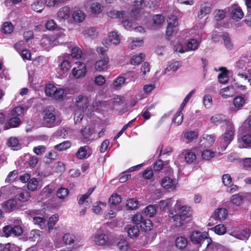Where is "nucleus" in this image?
<instances>
[{
  "label": "nucleus",
  "mask_w": 251,
  "mask_h": 251,
  "mask_svg": "<svg viewBox=\"0 0 251 251\" xmlns=\"http://www.w3.org/2000/svg\"><path fill=\"white\" fill-rule=\"evenodd\" d=\"M183 119V117L181 111H179L177 112L174 116L173 121L177 125H179L182 123Z\"/></svg>",
  "instance_id": "56"
},
{
  "label": "nucleus",
  "mask_w": 251,
  "mask_h": 251,
  "mask_svg": "<svg viewBox=\"0 0 251 251\" xmlns=\"http://www.w3.org/2000/svg\"><path fill=\"white\" fill-rule=\"evenodd\" d=\"M70 15V7L66 6L61 8L57 13V18L61 21L68 19Z\"/></svg>",
  "instance_id": "15"
},
{
  "label": "nucleus",
  "mask_w": 251,
  "mask_h": 251,
  "mask_svg": "<svg viewBox=\"0 0 251 251\" xmlns=\"http://www.w3.org/2000/svg\"><path fill=\"white\" fill-rule=\"evenodd\" d=\"M180 64L178 61L173 62L170 64L165 70V73L168 72H175L178 69Z\"/></svg>",
  "instance_id": "50"
},
{
  "label": "nucleus",
  "mask_w": 251,
  "mask_h": 251,
  "mask_svg": "<svg viewBox=\"0 0 251 251\" xmlns=\"http://www.w3.org/2000/svg\"><path fill=\"white\" fill-rule=\"evenodd\" d=\"M66 95V93L64 89L56 87V91H55L54 95H53L52 97L57 100H62Z\"/></svg>",
  "instance_id": "39"
},
{
  "label": "nucleus",
  "mask_w": 251,
  "mask_h": 251,
  "mask_svg": "<svg viewBox=\"0 0 251 251\" xmlns=\"http://www.w3.org/2000/svg\"><path fill=\"white\" fill-rule=\"evenodd\" d=\"M31 7L34 11L41 13L44 8V4L42 0H33Z\"/></svg>",
  "instance_id": "22"
},
{
  "label": "nucleus",
  "mask_w": 251,
  "mask_h": 251,
  "mask_svg": "<svg viewBox=\"0 0 251 251\" xmlns=\"http://www.w3.org/2000/svg\"><path fill=\"white\" fill-rule=\"evenodd\" d=\"M117 246L121 251H126L129 248V245L126 240H121L118 243Z\"/></svg>",
  "instance_id": "48"
},
{
  "label": "nucleus",
  "mask_w": 251,
  "mask_h": 251,
  "mask_svg": "<svg viewBox=\"0 0 251 251\" xmlns=\"http://www.w3.org/2000/svg\"><path fill=\"white\" fill-rule=\"evenodd\" d=\"M220 94L223 98L227 99L232 97L235 94V91L232 87H226L221 89Z\"/></svg>",
  "instance_id": "23"
},
{
  "label": "nucleus",
  "mask_w": 251,
  "mask_h": 251,
  "mask_svg": "<svg viewBox=\"0 0 251 251\" xmlns=\"http://www.w3.org/2000/svg\"><path fill=\"white\" fill-rule=\"evenodd\" d=\"M187 245V240L184 237H178L176 240V245L179 249L182 250L184 249Z\"/></svg>",
  "instance_id": "27"
},
{
  "label": "nucleus",
  "mask_w": 251,
  "mask_h": 251,
  "mask_svg": "<svg viewBox=\"0 0 251 251\" xmlns=\"http://www.w3.org/2000/svg\"><path fill=\"white\" fill-rule=\"evenodd\" d=\"M94 241L97 245L103 246L107 243L108 237L105 234L98 231L94 236Z\"/></svg>",
  "instance_id": "8"
},
{
  "label": "nucleus",
  "mask_w": 251,
  "mask_h": 251,
  "mask_svg": "<svg viewBox=\"0 0 251 251\" xmlns=\"http://www.w3.org/2000/svg\"><path fill=\"white\" fill-rule=\"evenodd\" d=\"M12 234L15 236H19L23 233V229L20 226H12Z\"/></svg>",
  "instance_id": "62"
},
{
  "label": "nucleus",
  "mask_w": 251,
  "mask_h": 251,
  "mask_svg": "<svg viewBox=\"0 0 251 251\" xmlns=\"http://www.w3.org/2000/svg\"><path fill=\"white\" fill-rule=\"evenodd\" d=\"M56 91V87L52 84H48L45 87L46 95L49 97H52Z\"/></svg>",
  "instance_id": "36"
},
{
  "label": "nucleus",
  "mask_w": 251,
  "mask_h": 251,
  "mask_svg": "<svg viewBox=\"0 0 251 251\" xmlns=\"http://www.w3.org/2000/svg\"><path fill=\"white\" fill-rule=\"evenodd\" d=\"M185 162L188 164H191L196 160V156L194 152L191 151H187L184 154Z\"/></svg>",
  "instance_id": "31"
},
{
  "label": "nucleus",
  "mask_w": 251,
  "mask_h": 251,
  "mask_svg": "<svg viewBox=\"0 0 251 251\" xmlns=\"http://www.w3.org/2000/svg\"><path fill=\"white\" fill-rule=\"evenodd\" d=\"M161 184L162 186L166 189H174L176 188L175 181L168 176L162 178Z\"/></svg>",
  "instance_id": "13"
},
{
  "label": "nucleus",
  "mask_w": 251,
  "mask_h": 251,
  "mask_svg": "<svg viewBox=\"0 0 251 251\" xmlns=\"http://www.w3.org/2000/svg\"><path fill=\"white\" fill-rule=\"evenodd\" d=\"M238 140L240 144L239 146L241 148L251 147V135L249 134H246L242 136L239 137Z\"/></svg>",
  "instance_id": "16"
},
{
  "label": "nucleus",
  "mask_w": 251,
  "mask_h": 251,
  "mask_svg": "<svg viewBox=\"0 0 251 251\" xmlns=\"http://www.w3.org/2000/svg\"><path fill=\"white\" fill-rule=\"evenodd\" d=\"M234 133V127L232 124L229 122L228 128L226 130L220 142V146H221L222 151H224L228 145L233 140Z\"/></svg>",
  "instance_id": "3"
},
{
  "label": "nucleus",
  "mask_w": 251,
  "mask_h": 251,
  "mask_svg": "<svg viewBox=\"0 0 251 251\" xmlns=\"http://www.w3.org/2000/svg\"><path fill=\"white\" fill-rule=\"evenodd\" d=\"M109 202L114 205H116L119 204L121 201V197L117 194L112 195L109 198Z\"/></svg>",
  "instance_id": "57"
},
{
  "label": "nucleus",
  "mask_w": 251,
  "mask_h": 251,
  "mask_svg": "<svg viewBox=\"0 0 251 251\" xmlns=\"http://www.w3.org/2000/svg\"><path fill=\"white\" fill-rule=\"evenodd\" d=\"M208 234L207 232H203L202 234L199 231H194L191 235V240L194 244H203L208 238Z\"/></svg>",
  "instance_id": "5"
},
{
  "label": "nucleus",
  "mask_w": 251,
  "mask_h": 251,
  "mask_svg": "<svg viewBox=\"0 0 251 251\" xmlns=\"http://www.w3.org/2000/svg\"><path fill=\"white\" fill-rule=\"evenodd\" d=\"M145 58V55L142 53L133 56L130 60V63L132 65H139Z\"/></svg>",
  "instance_id": "26"
},
{
  "label": "nucleus",
  "mask_w": 251,
  "mask_h": 251,
  "mask_svg": "<svg viewBox=\"0 0 251 251\" xmlns=\"http://www.w3.org/2000/svg\"><path fill=\"white\" fill-rule=\"evenodd\" d=\"M46 151V147L45 146L42 145L35 147L33 149L34 153L37 155H42Z\"/></svg>",
  "instance_id": "61"
},
{
  "label": "nucleus",
  "mask_w": 251,
  "mask_h": 251,
  "mask_svg": "<svg viewBox=\"0 0 251 251\" xmlns=\"http://www.w3.org/2000/svg\"><path fill=\"white\" fill-rule=\"evenodd\" d=\"M227 216V211L225 208H219L215 210L213 217L219 221H223L226 219Z\"/></svg>",
  "instance_id": "17"
},
{
  "label": "nucleus",
  "mask_w": 251,
  "mask_h": 251,
  "mask_svg": "<svg viewBox=\"0 0 251 251\" xmlns=\"http://www.w3.org/2000/svg\"><path fill=\"white\" fill-rule=\"evenodd\" d=\"M230 15L232 19L238 21L243 18L244 13L238 5H233L230 7Z\"/></svg>",
  "instance_id": "7"
},
{
  "label": "nucleus",
  "mask_w": 251,
  "mask_h": 251,
  "mask_svg": "<svg viewBox=\"0 0 251 251\" xmlns=\"http://www.w3.org/2000/svg\"><path fill=\"white\" fill-rule=\"evenodd\" d=\"M13 30V26L10 22H5L1 28V32L4 34H10Z\"/></svg>",
  "instance_id": "38"
},
{
  "label": "nucleus",
  "mask_w": 251,
  "mask_h": 251,
  "mask_svg": "<svg viewBox=\"0 0 251 251\" xmlns=\"http://www.w3.org/2000/svg\"><path fill=\"white\" fill-rule=\"evenodd\" d=\"M31 106L29 103H27L24 106H20L15 107L12 111L11 114L13 116L20 117L24 114V113Z\"/></svg>",
  "instance_id": "11"
},
{
  "label": "nucleus",
  "mask_w": 251,
  "mask_h": 251,
  "mask_svg": "<svg viewBox=\"0 0 251 251\" xmlns=\"http://www.w3.org/2000/svg\"><path fill=\"white\" fill-rule=\"evenodd\" d=\"M41 232L39 230H32L28 234V238L31 241H35L39 239Z\"/></svg>",
  "instance_id": "51"
},
{
  "label": "nucleus",
  "mask_w": 251,
  "mask_h": 251,
  "mask_svg": "<svg viewBox=\"0 0 251 251\" xmlns=\"http://www.w3.org/2000/svg\"><path fill=\"white\" fill-rule=\"evenodd\" d=\"M77 66L74 67L72 70L73 75L77 78L84 77L86 75V66L85 64L79 61L76 62Z\"/></svg>",
  "instance_id": "6"
},
{
  "label": "nucleus",
  "mask_w": 251,
  "mask_h": 251,
  "mask_svg": "<svg viewBox=\"0 0 251 251\" xmlns=\"http://www.w3.org/2000/svg\"><path fill=\"white\" fill-rule=\"evenodd\" d=\"M215 138L212 135H205L201 138L200 144L204 147L211 146L215 142Z\"/></svg>",
  "instance_id": "14"
},
{
  "label": "nucleus",
  "mask_w": 251,
  "mask_h": 251,
  "mask_svg": "<svg viewBox=\"0 0 251 251\" xmlns=\"http://www.w3.org/2000/svg\"><path fill=\"white\" fill-rule=\"evenodd\" d=\"M103 9V7L102 5L98 2L92 3L90 6L91 12L95 15H98L101 13Z\"/></svg>",
  "instance_id": "24"
},
{
  "label": "nucleus",
  "mask_w": 251,
  "mask_h": 251,
  "mask_svg": "<svg viewBox=\"0 0 251 251\" xmlns=\"http://www.w3.org/2000/svg\"><path fill=\"white\" fill-rule=\"evenodd\" d=\"M214 156V152L209 150H204L201 152L202 158L206 160H209Z\"/></svg>",
  "instance_id": "49"
},
{
  "label": "nucleus",
  "mask_w": 251,
  "mask_h": 251,
  "mask_svg": "<svg viewBox=\"0 0 251 251\" xmlns=\"http://www.w3.org/2000/svg\"><path fill=\"white\" fill-rule=\"evenodd\" d=\"M127 235L130 238H136L139 236L140 230L139 226H131L128 227Z\"/></svg>",
  "instance_id": "21"
},
{
  "label": "nucleus",
  "mask_w": 251,
  "mask_h": 251,
  "mask_svg": "<svg viewBox=\"0 0 251 251\" xmlns=\"http://www.w3.org/2000/svg\"><path fill=\"white\" fill-rule=\"evenodd\" d=\"M123 101V98L120 96H117L111 100L112 104L114 108L121 105Z\"/></svg>",
  "instance_id": "53"
},
{
  "label": "nucleus",
  "mask_w": 251,
  "mask_h": 251,
  "mask_svg": "<svg viewBox=\"0 0 251 251\" xmlns=\"http://www.w3.org/2000/svg\"><path fill=\"white\" fill-rule=\"evenodd\" d=\"M211 10V5L207 2H204L201 5V8L198 14V17L201 19L206 15L209 14Z\"/></svg>",
  "instance_id": "10"
},
{
  "label": "nucleus",
  "mask_w": 251,
  "mask_h": 251,
  "mask_svg": "<svg viewBox=\"0 0 251 251\" xmlns=\"http://www.w3.org/2000/svg\"><path fill=\"white\" fill-rule=\"evenodd\" d=\"M89 197L85 194L79 195L77 197V200L78 204L80 205L84 204L85 205H89L90 204L89 202Z\"/></svg>",
  "instance_id": "52"
},
{
  "label": "nucleus",
  "mask_w": 251,
  "mask_h": 251,
  "mask_svg": "<svg viewBox=\"0 0 251 251\" xmlns=\"http://www.w3.org/2000/svg\"><path fill=\"white\" fill-rule=\"evenodd\" d=\"M108 62V57L107 56H104L100 60L96 62L95 64L96 69L99 72L106 69L107 68Z\"/></svg>",
  "instance_id": "18"
},
{
  "label": "nucleus",
  "mask_w": 251,
  "mask_h": 251,
  "mask_svg": "<svg viewBox=\"0 0 251 251\" xmlns=\"http://www.w3.org/2000/svg\"><path fill=\"white\" fill-rule=\"evenodd\" d=\"M242 197L240 194H235L232 196L231 198V202L236 205L241 204L242 201Z\"/></svg>",
  "instance_id": "55"
},
{
  "label": "nucleus",
  "mask_w": 251,
  "mask_h": 251,
  "mask_svg": "<svg viewBox=\"0 0 251 251\" xmlns=\"http://www.w3.org/2000/svg\"><path fill=\"white\" fill-rule=\"evenodd\" d=\"M74 20L77 23H80L84 21L85 18V14L80 10H77L74 11L73 14Z\"/></svg>",
  "instance_id": "25"
},
{
  "label": "nucleus",
  "mask_w": 251,
  "mask_h": 251,
  "mask_svg": "<svg viewBox=\"0 0 251 251\" xmlns=\"http://www.w3.org/2000/svg\"><path fill=\"white\" fill-rule=\"evenodd\" d=\"M206 249L207 251H217L218 245L216 243L213 242L210 238L208 237L206 240Z\"/></svg>",
  "instance_id": "34"
},
{
  "label": "nucleus",
  "mask_w": 251,
  "mask_h": 251,
  "mask_svg": "<svg viewBox=\"0 0 251 251\" xmlns=\"http://www.w3.org/2000/svg\"><path fill=\"white\" fill-rule=\"evenodd\" d=\"M148 4L146 0H135L134 2V7L132 9L131 12L133 15L139 12L140 9L145 7H147Z\"/></svg>",
  "instance_id": "19"
},
{
  "label": "nucleus",
  "mask_w": 251,
  "mask_h": 251,
  "mask_svg": "<svg viewBox=\"0 0 251 251\" xmlns=\"http://www.w3.org/2000/svg\"><path fill=\"white\" fill-rule=\"evenodd\" d=\"M82 51L77 47H75L72 49L71 55L73 58L79 59L81 57Z\"/></svg>",
  "instance_id": "64"
},
{
  "label": "nucleus",
  "mask_w": 251,
  "mask_h": 251,
  "mask_svg": "<svg viewBox=\"0 0 251 251\" xmlns=\"http://www.w3.org/2000/svg\"><path fill=\"white\" fill-rule=\"evenodd\" d=\"M237 75L239 77V80L243 81L245 84L247 83H249L250 84H251L250 82L251 79L249 78L247 74L241 73L240 71H239L238 72Z\"/></svg>",
  "instance_id": "59"
},
{
  "label": "nucleus",
  "mask_w": 251,
  "mask_h": 251,
  "mask_svg": "<svg viewBox=\"0 0 251 251\" xmlns=\"http://www.w3.org/2000/svg\"><path fill=\"white\" fill-rule=\"evenodd\" d=\"M83 111L82 110L78 109L75 112L74 116V121L75 124L79 123L83 117Z\"/></svg>",
  "instance_id": "60"
},
{
  "label": "nucleus",
  "mask_w": 251,
  "mask_h": 251,
  "mask_svg": "<svg viewBox=\"0 0 251 251\" xmlns=\"http://www.w3.org/2000/svg\"><path fill=\"white\" fill-rule=\"evenodd\" d=\"M226 121V117L222 114H217L211 118V122L218 125Z\"/></svg>",
  "instance_id": "33"
},
{
  "label": "nucleus",
  "mask_w": 251,
  "mask_h": 251,
  "mask_svg": "<svg viewBox=\"0 0 251 251\" xmlns=\"http://www.w3.org/2000/svg\"><path fill=\"white\" fill-rule=\"evenodd\" d=\"M7 145L8 147L13 148L20 147L19 141L16 137H11L8 139Z\"/></svg>",
  "instance_id": "42"
},
{
  "label": "nucleus",
  "mask_w": 251,
  "mask_h": 251,
  "mask_svg": "<svg viewBox=\"0 0 251 251\" xmlns=\"http://www.w3.org/2000/svg\"><path fill=\"white\" fill-rule=\"evenodd\" d=\"M156 207L152 205L147 206L145 209V214L149 217H153L156 214Z\"/></svg>",
  "instance_id": "45"
},
{
  "label": "nucleus",
  "mask_w": 251,
  "mask_h": 251,
  "mask_svg": "<svg viewBox=\"0 0 251 251\" xmlns=\"http://www.w3.org/2000/svg\"><path fill=\"white\" fill-rule=\"evenodd\" d=\"M33 222L37 225L41 229H43L45 226V221L44 219L40 217H35L33 218Z\"/></svg>",
  "instance_id": "63"
},
{
  "label": "nucleus",
  "mask_w": 251,
  "mask_h": 251,
  "mask_svg": "<svg viewBox=\"0 0 251 251\" xmlns=\"http://www.w3.org/2000/svg\"><path fill=\"white\" fill-rule=\"evenodd\" d=\"M69 193L68 189L61 187L57 190L56 195L59 199L63 200L68 196Z\"/></svg>",
  "instance_id": "35"
},
{
  "label": "nucleus",
  "mask_w": 251,
  "mask_h": 251,
  "mask_svg": "<svg viewBox=\"0 0 251 251\" xmlns=\"http://www.w3.org/2000/svg\"><path fill=\"white\" fill-rule=\"evenodd\" d=\"M58 220V216L56 214L53 215L50 217L48 222V230L49 232H50V230L53 229L55 223Z\"/></svg>",
  "instance_id": "32"
},
{
  "label": "nucleus",
  "mask_w": 251,
  "mask_h": 251,
  "mask_svg": "<svg viewBox=\"0 0 251 251\" xmlns=\"http://www.w3.org/2000/svg\"><path fill=\"white\" fill-rule=\"evenodd\" d=\"M199 45L198 41L196 39H190L187 44V50H196Z\"/></svg>",
  "instance_id": "40"
},
{
  "label": "nucleus",
  "mask_w": 251,
  "mask_h": 251,
  "mask_svg": "<svg viewBox=\"0 0 251 251\" xmlns=\"http://www.w3.org/2000/svg\"><path fill=\"white\" fill-rule=\"evenodd\" d=\"M245 102L244 98L241 96H237L233 100L234 105L238 108L242 107Z\"/></svg>",
  "instance_id": "54"
},
{
  "label": "nucleus",
  "mask_w": 251,
  "mask_h": 251,
  "mask_svg": "<svg viewBox=\"0 0 251 251\" xmlns=\"http://www.w3.org/2000/svg\"><path fill=\"white\" fill-rule=\"evenodd\" d=\"M59 43V38L52 35H44L41 40V45L45 50L57 45Z\"/></svg>",
  "instance_id": "4"
},
{
  "label": "nucleus",
  "mask_w": 251,
  "mask_h": 251,
  "mask_svg": "<svg viewBox=\"0 0 251 251\" xmlns=\"http://www.w3.org/2000/svg\"><path fill=\"white\" fill-rule=\"evenodd\" d=\"M38 185V180L36 179L33 178L30 179L28 181V184H27V188L29 190L33 191H35L37 189Z\"/></svg>",
  "instance_id": "44"
},
{
  "label": "nucleus",
  "mask_w": 251,
  "mask_h": 251,
  "mask_svg": "<svg viewBox=\"0 0 251 251\" xmlns=\"http://www.w3.org/2000/svg\"><path fill=\"white\" fill-rule=\"evenodd\" d=\"M192 214L190 207L185 205L183 201L177 200L173 209L170 212L169 217L173 220L176 226L180 227L186 222L187 219L191 217Z\"/></svg>",
  "instance_id": "1"
},
{
  "label": "nucleus",
  "mask_w": 251,
  "mask_h": 251,
  "mask_svg": "<svg viewBox=\"0 0 251 251\" xmlns=\"http://www.w3.org/2000/svg\"><path fill=\"white\" fill-rule=\"evenodd\" d=\"M75 238L74 235L69 233H66L63 235L62 240L66 245H71L74 243Z\"/></svg>",
  "instance_id": "41"
},
{
  "label": "nucleus",
  "mask_w": 251,
  "mask_h": 251,
  "mask_svg": "<svg viewBox=\"0 0 251 251\" xmlns=\"http://www.w3.org/2000/svg\"><path fill=\"white\" fill-rule=\"evenodd\" d=\"M57 157V153L54 151L50 152L44 158V162L46 164H50L53 160Z\"/></svg>",
  "instance_id": "28"
},
{
  "label": "nucleus",
  "mask_w": 251,
  "mask_h": 251,
  "mask_svg": "<svg viewBox=\"0 0 251 251\" xmlns=\"http://www.w3.org/2000/svg\"><path fill=\"white\" fill-rule=\"evenodd\" d=\"M69 141H65L54 146V149L59 151H63L69 149L71 147Z\"/></svg>",
  "instance_id": "43"
},
{
  "label": "nucleus",
  "mask_w": 251,
  "mask_h": 251,
  "mask_svg": "<svg viewBox=\"0 0 251 251\" xmlns=\"http://www.w3.org/2000/svg\"><path fill=\"white\" fill-rule=\"evenodd\" d=\"M44 122L50 126L58 125L60 121L57 120V112L52 106H49L43 111Z\"/></svg>",
  "instance_id": "2"
},
{
  "label": "nucleus",
  "mask_w": 251,
  "mask_h": 251,
  "mask_svg": "<svg viewBox=\"0 0 251 251\" xmlns=\"http://www.w3.org/2000/svg\"><path fill=\"white\" fill-rule=\"evenodd\" d=\"M138 201L134 198L127 201L126 205L129 209L134 210L138 207Z\"/></svg>",
  "instance_id": "47"
},
{
  "label": "nucleus",
  "mask_w": 251,
  "mask_h": 251,
  "mask_svg": "<svg viewBox=\"0 0 251 251\" xmlns=\"http://www.w3.org/2000/svg\"><path fill=\"white\" fill-rule=\"evenodd\" d=\"M87 147L84 146L78 149L76 152V156L79 159H82L85 157L87 154Z\"/></svg>",
  "instance_id": "58"
},
{
  "label": "nucleus",
  "mask_w": 251,
  "mask_h": 251,
  "mask_svg": "<svg viewBox=\"0 0 251 251\" xmlns=\"http://www.w3.org/2000/svg\"><path fill=\"white\" fill-rule=\"evenodd\" d=\"M214 229L215 233L220 235H224L226 231V227L223 224H219L216 226L214 227Z\"/></svg>",
  "instance_id": "46"
},
{
  "label": "nucleus",
  "mask_w": 251,
  "mask_h": 251,
  "mask_svg": "<svg viewBox=\"0 0 251 251\" xmlns=\"http://www.w3.org/2000/svg\"><path fill=\"white\" fill-rule=\"evenodd\" d=\"M88 99L84 96H78L76 99V105L79 109L82 110L87 108L88 105Z\"/></svg>",
  "instance_id": "12"
},
{
  "label": "nucleus",
  "mask_w": 251,
  "mask_h": 251,
  "mask_svg": "<svg viewBox=\"0 0 251 251\" xmlns=\"http://www.w3.org/2000/svg\"><path fill=\"white\" fill-rule=\"evenodd\" d=\"M17 202L15 200H9L2 203V207L6 212H9L16 208Z\"/></svg>",
  "instance_id": "20"
},
{
  "label": "nucleus",
  "mask_w": 251,
  "mask_h": 251,
  "mask_svg": "<svg viewBox=\"0 0 251 251\" xmlns=\"http://www.w3.org/2000/svg\"><path fill=\"white\" fill-rule=\"evenodd\" d=\"M222 38L224 41V45L226 48L228 50H232L233 48V44L229 37V35L227 33H224Z\"/></svg>",
  "instance_id": "30"
},
{
  "label": "nucleus",
  "mask_w": 251,
  "mask_h": 251,
  "mask_svg": "<svg viewBox=\"0 0 251 251\" xmlns=\"http://www.w3.org/2000/svg\"><path fill=\"white\" fill-rule=\"evenodd\" d=\"M107 15L112 18H123L125 15V12L123 11H118L116 10H111L107 13Z\"/></svg>",
  "instance_id": "37"
},
{
  "label": "nucleus",
  "mask_w": 251,
  "mask_h": 251,
  "mask_svg": "<svg viewBox=\"0 0 251 251\" xmlns=\"http://www.w3.org/2000/svg\"><path fill=\"white\" fill-rule=\"evenodd\" d=\"M120 42V38L119 35L117 33V32L112 31L109 33L108 39L105 40L103 44L104 45H108L109 43L113 44L114 45H117L119 44Z\"/></svg>",
  "instance_id": "9"
},
{
  "label": "nucleus",
  "mask_w": 251,
  "mask_h": 251,
  "mask_svg": "<svg viewBox=\"0 0 251 251\" xmlns=\"http://www.w3.org/2000/svg\"><path fill=\"white\" fill-rule=\"evenodd\" d=\"M152 226V222L149 219H144L140 225L141 229L145 232L151 230Z\"/></svg>",
  "instance_id": "29"
}]
</instances>
